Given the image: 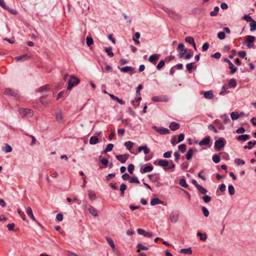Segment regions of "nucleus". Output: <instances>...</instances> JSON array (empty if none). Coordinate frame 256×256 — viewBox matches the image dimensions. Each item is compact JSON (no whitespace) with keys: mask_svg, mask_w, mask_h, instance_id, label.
<instances>
[{"mask_svg":"<svg viewBox=\"0 0 256 256\" xmlns=\"http://www.w3.org/2000/svg\"><path fill=\"white\" fill-rule=\"evenodd\" d=\"M138 250H137L138 252H140V250H148V248L142 245V244H138L137 246Z\"/></svg>","mask_w":256,"mask_h":256,"instance_id":"obj_42","label":"nucleus"},{"mask_svg":"<svg viewBox=\"0 0 256 256\" xmlns=\"http://www.w3.org/2000/svg\"><path fill=\"white\" fill-rule=\"evenodd\" d=\"M114 148V144H108L106 148L104 150V152L106 153L108 152H110L112 150V148Z\"/></svg>","mask_w":256,"mask_h":256,"instance_id":"obj_40","label":"nucleus"},{"mask_svg":"<svg viewBox=\"0 0 256 256\" xmlns=\"http://www.w3.org/2000/svg\"><path fill=\"white\" fill-rule=\"evenodd\" d=\"M124 146L128 150H130L134 146V143L130 141H128L124 142Z\"/></svg>","mask_w":256,"mask_h":256,"instance_id":"obj_38","label":"nucleus"},{"mask_svg":"<svg viewBox=\"0 0 256 256\" xmlns=\"http://www.w3.org/2000/svg\"><path fill=\"white\" fill-rule=\"evenodd\" d=\"M4 94L6 95L10 96H13L16 100H20V96L17 90H13L10 88H6L4 90Z\"/></svg>","mask_w":256,"mask_h":256,"instance_id":"obj_1","label":"nucleus"},{"mask_svg":"<svg viewBox=\"0 0 256 256\" xmlns=\"http://www.w3.org/2000/svg\"><path fill=\"white\" fill-rule=\"evenodd\" d=\"M202 211L203 212V214H204V216L208 217L209 216V214H210L209 212H208V210L205 206L202 207Z\"/></svg>","mask_w":256,"mask_h":256,"instance_id":"obj_58","label":"nucleus"},{"mask_svg":"<svg viewBox=\"0 0 256 256\" xmlns=\"http://www.w3.org/2000/svg\"><path fill=\"white\" fill-rule=\"evenodd\" d=\"M197 189L202 194H206L207 192H208V190H206V189L204 188L203 186H202L200 185L198 188H197Z\"/></svg>","mask_w":256,"mask_h":256,"instance_id":"obj_45","label":"nucleus"},{"mask_svg":"<svg viewBox=\"0 0 256 256\" xmlns=\"http://www.w3.org/2000/svg\"><path fill=\"white\" fill-rule=\"evenodd\" d=\"M178 214L174 212H171L170 216V222L172 223L176 222L178 220Z\"/></svg>","mask_w":256,"mask_h":256,"instance_id":"obj_8","label":"nucleus"},{"mask_svg":"<svg viewBox=\"0 0 256 256\" xmlns=\"http://www.w3.org/2000/svg\"><path fill=\"white\" fill-rule=\"evenodd\" d=\"M158 204H164V202L158 198H153L150 200V205L154 206Z\"/></svg>","mask_w":256,"mask_h":256,"instance_id":"obj_17","label":"nucleus"},{"mask_svg":"<svg viewBox=\"0 0 256 256\" xmlns=\"http://www.w3.org/2000/svg\"><path fill=\"white\" fill-rule=\"evenodd\" d=\"M250 30L251 31H254L256 30V22L254 20H252L251 22V23L250 24Z\"/></svg>","mask_w":256,"mask_h":256,"instance_id":"obj_47","label":"nucleus"},{"mask_svg":"<svg viewBox=\"0 0 256 256\" xmlns=\"http://www.w3.org/2000/svg\"><path fill=\"white\" fill-rule=\"evenodd\" d=\"M130 182L138 184L140 182L137 177L134 176L130 179Z\"/></svg>","mask_w":256,"mask_h":256,"instance_id":"obj_52","label":"nucleus"},{"mask_svg":"<svg viewBox=\"0 0 256 256\" xmlns=\"http://www.w3.org/2000/svg\"><path fill=\"white\" fill-rule=\"evenodd\" d=\"M86 40V43L88 46H90L94 42L93 39L92 37H87Z\"/></svg>","mask_w":256,"mask_h":256,"instance_id":"obj_57","label":"nucleus"},{"mask_svg":"<svg viewBox=\"0 0 256 256\" xmlns=\"http://www.w3.org/2000/svg\"><path fill=\"white\" fill-rule=\"evenodd\" d=\"M89 212L94 216H98L97 210L94 207L90 206L88 208Z\"/></svg>","mask_w":256,"mask_h":256,"instance_id":"obj_35","label":"nucleus"},{"mask_svg":"<svg viewBox=\"0 0 256 256\" xmlns=\"http://www.w3.org/2000/svg\"><path fill=\"white\" fill-rule=\"evenodd\" d=\"M193 152L194 150L192 148H190L188 150L186 155V160H190L192 158L193 155Z\"/></svg>","mask_w":256,"mask_h":256,"instance_id":"obj_31","label":"nucleus"},{"mask_svg":"<svg viewBox=\"0 0 256 256\" xmlns=\"http://www.w3.org/2000/svg\"><path fill=\"white\" fill-rule=\"evenodd\" d=\"M204 170H202L198 174V176L202 178L203 180H206V176L204 175Z\"/></svg>","mask_w":256,"mask_h":256,"instance_id":"obj_60","label":"nucleus"},{"mask_svg":"<svg viewBox=\"0 0 256 256\" xmlns=\"http://www.w3.org/2000/svg\"><path fill=\"white\" fill-rule=\"evenodd\" d=\"M180 124L174 122H172L169 125L170 128L172 131L178 130L180 128Z\"/></svg>","mask_w":256,"mask_h":256,"instance_id":"obj_13","label":"nucleus"},{"mask_svg":"<svg viewBox=\"0 0 256 256\" xmlns=\"http://www.w3.org/2000/svg\"><path fill=\"white\" fill-rule=\"evenodd\" d=\"M164 10L170 16L174 18L176 16V14L174 12L168 8H164Z\"/></svg>","mask_w":256,"mask_h":256,"instance_id":"obj_37","label":"nucleus"},{"mask_svg":"<svg viewBox=\"0 0 256 256\" xmlns=\"http://www.w3.org/2000/svg\"><path fill=\"white\" fill-rule=\"evenodd\" d=\"M248 46L249 48H251L254 46L253 42L255 40V38L252 36H246Z\"/></svg>","mask_w":256,"mask_h":256,"instance_id":"obj_9","label":"nucleus"},{"mask_svg":"<svg viewBox=\"0 0 256 256\" xmlns=\"http://www.w3.org/2000/svg\"><path fill=\"white\" fill-rule=\"evenodd\" d=\"M185 41L188 44H192L193 46L194 47V49L195 50L196 49V44L194 42V40L192 37H191V36L186 37L185 38Z\"/></svg>","mask_w":256,"mask_h":256,"instance_id":"obj_19","label":"nucleus"},{"mask_svg":"<svg viewBox=\"0 0 256 256\" xmlns=\"http://www.w3.org/2000/svg\"><path fill=\"white\" fill-rule=\"evenodd\" d=\"M218 37L220 40H224L226 38V34L224 32H220L218 34Z\"/></svg>","mask_w":256,"mask_h":256,"instance_id":"obj_56","label":"nucleus"},{"mask_svg":"<svg viewBox=\"0 0 256 256\" xmlns=\"http://www.w3.org/2000/svg\"><path fill=\"white\" fill-rule=\"evenodd\" d=\"M120 70L122 72H129L130 74L134 72V68L132 66H126L120 68Z\"/></svg>","mask_w":256,"mask_h":256,"instance_id":"obj_12","label":"nucleus"},{"mask_svg":"<svg viewBox=\"0 0 256 256\" xmlns=\"http://www.w3.org/2000/svg\"><path fill=\"white\" fill-rule=\"evenodd\" d=\"M154 128L160 134H166L170 133V130L167 128L163 127L158 128L156 126H154Z\"/></svg>","mask_w":256,"mask_h":256,"instance_id":"obj_5","label":"nucleus"},{"mask_svg":"<svg viewBox=\"0 0 256 256\" xmlns=\"http://www.w3.org/2000/svg\"><path fill=\"white\" fill-rule=\"evenodd\" d=\"M197 236H200V239L202 241H205L207 239V235L206 234H203L201 232H198Z\"/></svg>","mask_w":256,"mask_h":256,"instance_id":"obj_36","label":"nucleus"},{"mask_svg":"<svg viewBox=\"0 0 256 256\" xmlns=\"http://www.w3.org/2000/svg\"><path fill=\"white\" fill-rule=\"evenodd\" d=\"M128 158L129 154H120L116 156V158L122 164L125 163Z\"/></svg>","mask_w":256,"mask_h":256,"instance_id":"obj_6","label":"nucleus"},{"mask_svg":"<svg viewBox=\"0 0 256 256\" xmlns=\"http://www.w3.org/2000/svg\"><path fill=\"white\" fill-rule=\"evenodd\" d=\"M226 141L224 138H220L214 142V148L216 150H220L226 144Z\"/></svg>","mask_w":256,"mask_h":256,"instance_id":"obj_2","label":"nucleus"},{"mask_svg":"<svg viewBox=\"0 0 256 256\" xmlns=\"http://www.w3.org/2000/svg\"><path fill=\"white\" fill-rule=\"evenodd\" d=\"M18 112L22 116H26L28 114H30V110L26 108H20L18 110Z\"/></svg>","mask_w":256,"mask_h":256,"instance_id":"obj_11","label":"nucleus"},{"mask_svg":"<svg viewBox=\"0 0 256 256\" xmlns=\"http://www.w3.org/2000/svg\"><path fill=\"white\" fill-rule=\"evenodd\" d=\"M212 160L214 163L217 164L220 161V157L218 154H214L212 156Z\"/></svg>","mask_w":256,"mask_h":256,"instance_id":"obj_50","label":"nucleus"},{"mask_svg":"<svg viewBox=\"0 0 256 256\" xmlns=\"http://www.w3.org/2000/svg\"><path fill=\"white\" fill-rule=\"evenodd\" d=\"M98 138L95 136H92L90 138V144H96L98 142Z\"/></svg>","mask_w":256,"mask_h":256,"instance_id":"obj_25","label":"nucleus"},{"mask_svg":"<svg viewBox=\"0 0 256 256\" xmlns=\"http://www.w3.org/2000/svg\"><path fill=\"white\" fill-rule=\"evenodd\" d=\"M228 86V88H235L236 86V81H230Z\"/></svg>","mask_w":256,"mask_h":256,"instance_id":"obj_63","label":"nucleus"},{"mask_svg":"<svg viewBox=\"0 0 256 256\" xmlns=\"http://www.w3.org/2000/svg\"><path fill=\"white\" fill-rule=\"evenodd\" d=\"M142 150L144 151L145 154H148L150 152V150L146 145L140 146L138 148V152H141Z\"/></svg>","mask_w":256,"mask_h":256,"instance_id":"obj_15","label":"nucleus"},{"mask_svg":"<svg viewBox=\"0 0 256 256\" xmlns=\"http://www.w3.org/2000/svg\"><path fill=\"white\" fill-rule=\"evenodd\" d=\"M152 100L154 102H167L168 98L166 96L162 95L153 96Z\"/></svg>","mask_w":256,"mask_h":256,"instance_id":"obj_3","label":"nucleus"},{"mask_svg":"<svg viewBox=\"0 0 256 256\" xmlns=\"http://www.w3.org/2000/svg\"><path fill=\"white\" fill-rule=\"evenodd\" d=\"M80 81H68V90H70L74 86L78 85Z\"/></svg>","mask_w":256,"mask_h":256,"instance_id":"obj_20","label":"nucleus"},{"mask_svg":"<svg viewBox=\"0 0 256 256\" xmlns=\"http://www.w3.org/2000/svg\"><path fill=\"white\" fill-rule=\"evenodd\" d=\"M178 150L182 152H184L186 149V146L185 144H181L178 146Z\"/></svg>","mask_w":256,"mask_h":256,"instance_id":"obj_51","label":"nucleus"},{"mask_svg":"<svg viewBox=\"0 0 256 256\" xmlns=\"http://www.w3.org/2000/svg\"><path fill=\"white\" fill-rule=\"evenodd\" d=\"M210 137L207 136L199 142V144L200 146H206L210 143Z\"/></svg>","mask_w":256,"mask_h":256,"instance_id":"obj_14","label":"nucleus"},{"mask_svg":"<svg viewBox=\"0 0 256 256\" xmlns=\"http://www.w3.org/2000/svg\"><path fill=\"white\" fill-rule=\"evenodd\" d=\"M105 52L110 57H112L114 56L113 52H112V48L110 47H106L104 48Z\"/></svg>","mask_w":256,"mask_h":256,"instance_id":"obj_33","label":"nucleus"},{"mask_svg":"<svg viewBox=\"0 0 256 256\" xmlns=\"http://www.w3.org/2000/svg\"><path fill=\"white\" fill-rule=\"evenodd\" d=\"M64 80H79L78 78L75 77L74 75H69L68 74H65L64 76Z\"/></svg>","mask_w":256,"mask_h":256,"instance_id":"obj_23","label":"nucleus"},{"mask_svg":"<svg viewBox=\"0 0 256 256\" xmlns=\"http://www.w3.org/2000/svg\"><path fill=\"white\" fill-rule=\"evenodd\" d=\"M56 118L57 121L62 122L63 120V116L60 111L56 112Z\"/></svg>","mask_w":256,"mask_h":256,"instance_id":"obj_30","label":"nucleus"},{"mask_svg":"<svg viewBox=\"0 0 256 256\" xmlns=\"http://www.w3.org/2000/svg\"><path fill=\"white\" fill-rule=\"evenodd\" d=\"M186 70L189 72H191L192 70L194 68L193 63L188 64L186 66Z\"/></svg>","mask_w":256,"mask_h":256,"instance_id":"obj_61","label":"nucleus"},{"mask_svg":"<svg viewBox=\"0 0 256 256\" xmlns=\"http://www.w3.org/2000/svg\"><path fill=\"white\" fill-rule=\"evenodd\" d=\"M230 118L232 120H237L240 118L238 113L236 112H233L230 114Z\"/></svg>","mask_w":256,"mask_h":256,"instance_id":"obj_29","label":"nucleus"},{"mask_svg":"<svg viewBox=\"0 0 256 256\" xmlns=\"http://www.w3.org/2000/svg\"><path fill=\"white\" fill-rule=\"evenodd\" d=\"M180 252L184 254H191L192 252V248H182L180 250Z\"/></svg>","mask_w":256,"mask_h":256,"instance_id":"obj_27","label":"nucleus"},{"mask_svg":"<svg viewBox=\"0 0 256 256\" xmlns=\"http://www.w3.org/2000/svg\"><path fill=\"white\" fill-rule=\"evenodd\" d=\"M158 166L164 167V168H167L168 164V162L166 160H160L158 162Z\"/></svg>","mask_w":256,"mask_h":256,"instance_id":"obj_21","label":"nucleus"},{"mask_svg":"<svg viewBox=\"0 0 256 256\" xmlns=\"http://www.w3.org/2000/svg\"><path fill=\"white\" fill-rule=\"evenodd\" d=\"M153 176L155 177V179L154 180V181L158 180L159 179H160V175H159V174H154V175H152V174H149V175H148V178L149 180H153L152 178Z\"/></svg>","mask_w":256,"mask_h":256,"instance_id":"obj_46","label":"nucleus"},{"mask_svg":"<svg viewBox=\"0 0 256 256\" xmlns=\"http://www.w3.org/2000/svg\"><path fill=\"white\" fill-rule=\"evenodd\" d=\"M142 100V98L140 96H136V97L134 98V100L132 101L131 103L134 106V107H136L138 106V104H135V102H140Z\"/></svg>","mask_w":256,"mask_h":256,"instance_id":"obj_39","label":"nucleus"},{"mask_svg":"<svg viewBox=\"0 0 256 256\" xmlns=\"http://www.w3.org/2000/svg\"><path fill=\"white\" fill-rule=\"evenodd\" d=\"M235 163L237 165H243L245 164L244 161L243 160L240 158H236L234 160Z\"/></svg>","mask_w":256,"mask_h":256,"instance_id":"obj_55","label":"nucleus"},{"mask_svg":"<svg viewBox=\"0 0 256 256\" xmlns=\"http://www.w3.org/2000/svg\"><path fill=\"white\" fill-rule=\"evenodd\" d=\"M138 233L140 235H142L145 237L150 238L152 236V232H147L144 229L139 228L137 229Z\"/></svg>","mask_w":256,"mask_h":256,"instance_id":"obj_7","label":"nucleus"},{"mask_svg":"<svg viewBox=\"0 0 256 256\" xmlns=\"http://www.w3.org/2000/svg\"><path fill=\"white\" fill-rule=\"evenodd\" d=\"M202 199L206 203H208L210 201L211 197L208 195H204L202 197Z\"/></svg>","mask_w":256,"mask_h":256,"instance_id":"obj_54","label":"nucleus"},{"mask_svg":"<svg viewBox=\"0 0 256 256\" xmlns=\"http://www.w3.org/2000/svg\"><path fill=\"white\" fill-rule=\"evenodd\" d=\"M228 190L230 195H234L235 193V190L232 185H229L228 186Z\"/></svg>","mask_w":256,"mask_h":256,"instance_id":"obj_48","label":"nucleus"},{"mask_svg":"<svg viewBox=\"0 0 256 256\" xmlns=\"http://www.w3.org/2000/svg\"><path fill=\"white\" fill-rule=\"evenodd\" d=\"M159 58V56L158 54H154L150 56L148 60L151 62H154L156 60H158Z\"/></svg>","mask_w":256,"mask_h":256,"instance_id":"obj_26","label":"nucleus"},{"mask_svg":"<svg viewBox=\"0 0 256 256\" xmlns=\"http://www.w3.org/2000/svg\"><path fill=\"white\" fill-rule=\"evenodd\" d=\"M242 19L246 20V22H252L253 19L252 16L249 15H245L242 17Z\"/></svg>","mask_w":256,"mask_h":256,"instance_id":"obj_64","label":"nucleus"},{"mask_svg":"<svg viewBox=\"0 0 256 256\" xmlns=\"http://www.w3.org/2000/svg\"><path fill=\"white\" fill-rule=\"evenodd\" d=\"M126 188V186L124 184H122L120 186V194L122 196H124V191Z\"/></svg>","mask_w":256,"mask_h":256,"instance_id":"obj_43","label":"nucleus"},{"mask_svg":"<svg viewBox=\"0 0 256 256\" xmlns=\"http://www.w3.org/2000/svg\"><path fill=\"white\" fill-rule=\"evenodd\" d=\"M180 184L184 188H187L188 187V184H186V181L184 178L180 180Z\"/></svg>","mask_w":256,"mask_h":256,"instance_id":"obj_49","label":"nucleus"},{"mask_svg":"<svg viewBox=\"0 0 256 256\" xmlns=\"http://www.w3.org/2000/svg\"><path fill=\"white\" fill-rule=\"evenodd\" d=\"M204 96L206 99H212L214 96L213 92L212 90L205 92L204 93Z\"/></svg>","mask_w":256,"mask_h":256,"instance_id":"obj_18","label":"nucleus"},{"mask_svg":"<svg viewBox=\"0 0 256 256\" xmlns=\"http://www.w3.org/2000/svg\"><path fill=\"white\" fill-rule=\"evenodd\" d=\"M219 10V8L218 6H216L214 8V10L210 12V14L211 16H216Z\"/></svg>","mask_w":256,"mask_h":256,"instance_id":"obj_53","label":"nucleus"},{"mask_svg":"<svg viewBox=\"0 0 256 256\" xmlns=\"http://www.w3.org/2000/svg\"><path fill=\"white\" fill-rule=\"evenodd\" d=\"M134 168V166L133 164H130L128 166V172L130 174H132Z\"/></svg>","mask_w":256,"mask_h":256,"instance_id":"obj_59","label":"nucleus"},{"mask_svg":"<svg viewBox=\"0 0 256 256\" xmlns=\"http://www.w3.org/2000/svg\"><path fill=\"white\" fill-rule=\"evenodd\" d=\"M224 62H228L229 65V68L231 70L232 73H234L236 70L237 68L228 59V58H225L224 60Z\"/></svg>","mask_w":256,"mask_h":256,"instance_id":"obj_10","label":"nucleus"},{"mask_svg":"<svg viewBox=\"0 0 256 256\" xmlns=\"http://www.w3.org/2000/svg\"><path fill=\"white\" fill-rule=\"evenodd\" d=\"M31 58V54H25L22 55L16 56L14 58V60L16 62H25Z\"/></svg>","mask_w":256,"mask_h":256,"instance_id":"obj_4","label":"nucleus"},{"mask_svg":"<svg viewBox=\"0 0 256 256\" xmlns=\"http://www.w3.org/2000/svg\"><path fill=\"white\" fill-rule=\"evenodd\" d=\"M140 34L138 32H136L134 34V36L133 38V40L135 44H138L140 43V41L138 40L140 38Z\"/></svg>","mask_w":256,"mask_h":256,"instance_id":"obj_32","label":"nucleus"},{"mask_svg":"<svg viewBox=\"0 0 256 256\" xmlns=\"http://www.w3.org/2000/svg\"><path fill=\"white\" fill-rule=\"evenodd\" d=\"M154 167L152 165L146 166L144 168L140 170V172L144 174L148 172H150L152 170Z\"/></svg>","mask_w":256,"mask_h":256,"instance_id":"obj_16","label":"nucleus"},{"mask_svg":"<svg viewBox=\"0 0 256 256\" xmlns=\"http://www.w3.org/2000/svg\"><path fill=\"white\" fill-rule=\"evenodd\" d=\"M220 118L224 120V124H228L230 121V118L226 114L222 115Z\"/></svg>","mask_w":256,"mask_h":256,"instance_id":"obj_44","label":"nucleus"},{"mask_svg":"<svg viewBox=\"0 0 256 256\" xmlns=\"http://www.w3.org/2000/svg\"><path fill=\"white\" fill-rule=\"evenodd\" d=\"M250 138V135L244 134L238 136L237 139L240 141H246Z\"/></svg>","mask_w":256,"mask_h":256,"instance_id":"obj_22","label":"nucleus"},{"mask_svg":"<svg viewBox=\"0 0 256 256\" xmlns=\"http://www.w3.org/2000/svg\"><path fill=\"white\" fill-rule=\"evenodd\" d=\"M228 86H226V85H224L223 86L222 88V90L221 92H220V95H224L226 94H227L229 92L228 91Z\"/></svg>","mask_w":256,"mask_h":256,"instance_id":"obj_41","label":"nucleus"},{"mask_svg":"<svg viewBox=\"0 0 256 256\" xmlns=\"http://www.w3.org/2000/svg\"><path fill=\"white\" fill-rule=\"evenodd\" d=\"M106 239L108 243L110 246V247L112 249H114L115 248V245H114V244L111 238H109V237H106Z\"/></svg>","mask_w":256,"mask_h":256,"instance_id":"obj_34","label":"nucleus"},{"mask_svg":"<svg viewBox=\"0 0 256 256\" xmlns=\"http://www.w3.org/2000/svg\"><path fill=\"white\" fill-rule=\"evenodd\" d=\"M164 60H161L158 62V65L156 66V68L158 70H160V68H162L164 66Z\"/></svg>","mask_w":256,"mask_h":256,"instance_id":"obj_62","label":"nucleus"},{"mask_svg":"<svg viewBox=\"0 0 256 256\" xmlns=\"http://www.w3.org/2000/svg\"><path fill=\"white\" fill-rule=\"evenodd\" d=\"M88 194L89 198L90 200H96V194L93 190H89L88 191Z\"/></svg>","mask_w":256,"mask_h":256,"instance_id":"obj_28","label":"nucleus"},{"mask_svg":"<svg viewBox=\"0 0 256 256\" xmlns=\"http://www.w3.org/2000/svg\"><path fill=\"white\" fill-rule=\"evenodd\" d=\"M110 96L114 100L118 102L120 104H124V102L122 100L120 99L118 97H116L114 96V95L112 94H110Z\"/></svg>","mask_w":256,"mask_h":256,"instance_id":"obj_24","label":"nucleus"}]
</instances>
